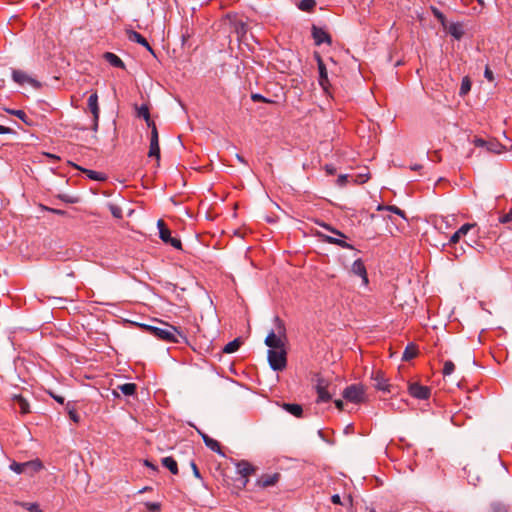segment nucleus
<instances>
[{"mask_svg": "<svg viewBox=\"0 0 512 512\" xmlns=\"http://www.w3.org/2000/svg\"><path fill=\"white\" fill-rule=\"evenodd\" d=\"M146 329L155 337L166 342L178 343V337H183L176 327L167 323H162L161 327L147 326Z\"/></svg>", "mask_w": 512, "mask_h": 512, "instance_id": "f257e3e1", "label": "nucleus"}, {"mask_svg": "<svg viewBox=\"0 0 512 512\" xmlns=\"http://www.w3.org/2000/svg\"><path fill=\"white\" fill-rule=\"evenodd\" d=\"M268 361L274 371H281L286 367V351L284 348L268 350Z\"/></svg>", "mask_w": 512, "mask_h": 512, "instance_id": "f03ea898", "label": "nucleus"}, {"mask_svg": "<svg viewBox=\"0 0 512 512\" xmlns=\"http://www.w3.org/2000/svg\"><path fill=\"white\" fill-rule=\"evenodd\" d=\"M321 226L323 228H325L326 230L330 231L332 234L337 236V237H333V236L323 235V240L325 242L330 243V244L338 245L341 248L353 249V246L351 244H349V243H347L346 241L343 240V238H346V236L342 232H340L339 230L331 227L328 224H324L323 223V224H321Z\"/></svg>", "mask_w": 512, "mask_h": 512, "instance_id": "7ed1b4c3", "label": "nucleus"}, {"mask_svg": "<svg viewBox=\"0 0 512 512\" xmlns=\"http://www.w3.org/2000/svg\"><path fill=\"white\" fill-rule=\"evenodd\" d=\"M343 397L352 403H361L365 400V390L361 385H350L343 391Z\"/></svg>", "mask_w": 512, "mask_h": 512, "instance_id": "20e7f679", "label": "nucleus"}, {"mask_svg": "<svg viewBox=\"0 0 512 512\" xmlns=\"http://www.w3.org/2000/svg\"><path fill=\"white\" fill-rule=\"evenodd\" d=\"M157 226H158V229H159V237H160V239L164 243L170 244L171 246H173L176 249H181L182 248V244H181L180 239L171 236V231L165 225L163 220H161V219L158 220Z\"/></svg>", "mask_w": 512, "mask_h": 512, "instance_id": "39448f33", "label": "nucleus"}, {"mask_svg": "<svg viewBox=\"0 0 512 512\" xmlns=\"http://www.w3.org/2000/svg\"><path fill=\"white\" fill-rule=\"evenodd\" d=\"M88 108L93 115L92 130L96 132L98 130V121H99V114H100V109L98 106V95L96 92L92 93L89 96Z\"/></svg>", "mask_w": 512, "mask_h": 512, "instance_id": "423d86ee", "label": "nucleus"}, {"mask_svg": "<svg viewBox=\"0 0 512 512\" xmlns=\"http://www.w3.org/2000/svg\"><path fill=\"white\" fill-rule=\"evenodd\" d=\"M151 128V136H150V148H149V157L160 158V147H159V136L156 125H153Z\"/></svg>", "mask_w": 512, "mask_h": 512, "instance_id": "0eeeda50", "label": "nucleus"}, {"mask_svg": "<svg viewBox=\"0 0 512 512\" xmlns=\"http://www.w3.org/2000/svg\"><path fill=\"white\" fill-rule=\"evenodd\" d=\"M371 380L373 382V387H375L377 390L390 392V385L388 384L387 379L384 377V374L381 371L373 372Z\"/></svg>", "mask_w": 512, "mask_h": 512, "instance_id": "6e6552de", "label": "nucleus"}, {"mask_svg": "<svg viewBox=\"0 0 512 512\" xmlns=\"http://www.w3.org/2000/svg\"><path fill=\"white\" fill-rule=\"evenodd\" d=\"M317 64H318V70H319V85L322 87V89L328 93L329 89V79H328V73L326 66L321 59L319 55H317Z\"/></svg>", "mask_w": 512, "mask_h": 512, "instance_id": "1a4fd4ad", "label": "nucleus"}, {"mask_svg": "<svg viewBox=\"0 0 512 512\" xmlns=\"http://www.w3.org/2000/svg\"><path fill=\"white\" fill-rule=\"evenodd\" d=\"M409 393L414 398L425 400L430 396V389L427 386H423L418 383H412L409 386Z\"/></svg>", "mask_w": 512, "mask_h": 512, "instance_id": "9d476101", "label": "nucleus"}, {"mask_svg": "<svg viewBox=\"0 0 512 512\" xmlns=\"http://www.w3.org/2000/svg\"><path fill=\"white\" fill-rule=\"evenodd\" d=\"M351 272L354 274V275H357L359 277H361L362 279V284L364 286H367L368 285V276H367V271H366V267L364 265V263L362 262V260L360 259H357L353 262L352 266H351Z\"/></svg>", "mask_w": 512, "mask_h": 512, "instance_id": "9b49d317", "label": "nucleus"}, {"mask_svg": "<svg viewBox=\"0 0 512 512\" xmlns=\"http://www.w3.org/2000/svg\"><path fill=\"white\" fill-rule=\"evenodd\" d=\"M312 37L316 45H321L322 43H331V37L329 34L324 29L315 25L312 26Z\"/></svg>", "mask_w": 512, "mask_h": 512, "instance_id": "f8f14e48", "label": "nucleus"}, {"mask_svg": "<svg viewBox=\"0 0 512 512\" xmlns=\"http://www.w3.org/2000/svg\"><path fill=\"white\" fill-rule=\"evenodd\" d=\"M265 344L270 347L269 350L281 349L284 348V343L279 335H277L274 331H271L266 339Z\"/></svg>", "mask_w": 512, "mask_h": 512, "instance_id": "ddd939ff", "label": "nucleus"}, {"mask_svg": "<svg viewBox=\"0 0 512 512\" xmlns=\"http://www.w3.org/2000/svg\"><path fill=\"white\" fill-rule=\"evenodd\" d=\"M12 79L15 83L19 85L32 84V77L22 70H13Z\"/></svg>", "mask_w": 512, "mask_h": 512, "instance_id": "4468645a", "label": "nucleus"}, {"mask_svg": "<svg viewBox=\"0 0 512 512\" xmlns=\"http://www.w3.org/2000/svg\"><path fill=\"white\" fill-rule=\"evenodd\" d=\"M316 391L318 394V402H328L331 399V395L326 390V383L323 379H318Z\"/></svg>", "mask_w": 512, "mask_h": 512, "instance_id": "2eb2a0df", "label": "nucleus"}, {"mask_svg": "<svg viewBox=\"0 0 512 512\" xmlns=\"http://www.w3.org/2000/svg\"><path fill=\"white\" fill-rule=\"evenodd\" d=\"M137 386L135 383H125L118 385L116 389L113 390V394L115 397H119L118 391H120L125 396H132L135 394Z\"/></svg>", "mask_w": 512, "mask_h": 512, "instance_id": "dca6fc26", "label": "nucleus"}, {"mask_svg": "<svg viewBox=\"0 0 512 512\" xmlns=\"http://www.w3.org/2000/svg\"><path fill=\"white\" fill-rule=\"evenodd\" d=\"M135 108L136 116L139 118H143L146 121L148 127H152L153 125H155V123L150 118L149 108L146 104L136 106Z\"/></svg>", "mask_w": 512, "mask_h": 512, "instance_id": "f3484780", "label": "nucleus"}, {"mask_svg": "<svg viewBox=\"0 0 512 512\" xmlns=\"http://www.w3.org/2000/svg\"><path fill=\"white\" fill-rule=\"evenodd\" d=\"M13 402L15 406H18L21 414H27L30 412V404L29 402L23 398L21 395H14Z\"/></svg>", "mask_w": 512, "mask_h": 512, "instance_id": "a211bd4d", "label": "nucleus"}, {"mask_svg": "<svg viewBox=\"0 0 512 512\" xmlns=\"http://www.w3.org/2000/svg\"><path fill=\"white\" fill-rule=\"evenodd\" d=\"M127 34H128V39L130 41L136 42L151 51V47H150L148 41L140 33L130 30L127 32Z\"/></svg>", "mask_w": 512, "mask_h": 512, "instance_id": "6ab92c4d", "label": "nucleus"}, {"mask_svg": "<svg viewBox=\"0 0 512 512\" xmlns=\"http://www.w3.org/2000/svg\"><path fill=\"white\" fill-rule=\"evenodd\" d=\"M104 59L114 67L125 69L124 62L114 53L106 52L104 54Z\"/></svg>", "mask_w": 512, "mask_h": 512, "instance_id": "aec40b11", "label": "nucleus"}, {"mask_svg": "<svg viewBox=\"0 0 512 512\" xmlns=\"http://www.w3.org/2000/svg\"><path fill=\"white\" fill-rule=\"evenodd\" d=\"M448 32L451 34L455 39L459 40L464 35L463 25L460 23H451L448 26Z\"/></svg>", "mask_w": 512, "mask_h": 512, "instance_id": "412c9836", "label": "nucleus"}, {"mask_svg": "<svg viewBox=\"0 0 512 512\" xmlns=\"http://www.w3.org/2000/svg\"><path fill=\"white\" fill-rule=\"evenodd\" d=\"M283 409L295 417H301L303 413L302 406L299 404L284 403Z\"/></svg>", "mask_w": 512, "mask_h": 512, "instance_id": "4be33fe9", "label": "nucleus"}, {"mask_svg": "<svg viewBox=\"0 0 512 512\" xmlns=\"http://www.w3.org/2000/svg\"><path fill=\"white\" fill-rule=\"evenodd\" d=\"M162 465L166 467L172 474H178V465L173 457H164Z\"/></svg>", "mask_w": 512, "mask_h": 512, "instance_id": "5701e85b", "label": "nucleus"}, {"mask_svg": "<svg viewBox=\"0 0 512 512\" xmlns=\"http://www.w3.org/2000/svg\"><path fill=\"white\" fill-rule=\"evenodd\" d=\"M279 475L273 474V475H264L259 479V484L262 487H269L273 486L278 481Z\"/></svg>", "mask_w": 512, "mask_h": 512, "instance_id": "b1692460", "label": "nucleus"}, {"mask_svg": "<svg viewBox=\"0 0 512 512\" xmlns=\"http://www.w3.org/2000/svg\"><path fill=\"white\" fill-rule=\"evenodd\" d=\"M237 468L238 472L244 477H247L254 472L253 466L247 461L240 462L237 465Z\"/></svg>", "mask_w": 512, "mask_h": 512, "instance_id": "393cba45", "label": "nucleus"}, {"mask_svg": "<svg viewBox=\"0 0 512 512\" xmlns=\"http://www.w3.org/2000/svg\"><path fill=\"white\" fill-rule=\"evenodd\" d=\"M241 344H242L241 339L240 338H236V339H234L233 341L227 343L224 346L223 352L227 353V354L234 353V352H236L240 348Z\"/></svg>", "mask_w": 512, "mask_h": 512, "instance_id": "a878e982", "label": "nucleus"}, {"mask_svg": "<svg viewBox=\"0 0 512 512\" xmlns=\"http://www.w3.org/2000/svg\"><path fill=\"white\" fill-rule=\"evenodd\" d=\"M31 466V461H27L24 463H18V462H12L10 465V469L13 470L17 474H21L24 472L27 468Z\"/></svg>", "mask_w": 512, "mask_h": 512, "instance_id": "bb28decb", "label": "nucleus"}, {"mask_svg": "<svg viewBox=\"0 0 512 512\" xmlns=\"http://www.w3.org/2000/svg\"><path fill=\"white\" fill-rule=\"evenodd\" d=\"M417 355V348L415 345L410 344L405 348L402 359L405 361L411 360Z\"/></svg>", "mask_w": 512, "mask_h": 512, "instance_id": "cd10ccee", "label": "nucleus"}, {"mask_svg": "<svg viewBox=\"0 0 512 512\" xmlns=\"http://www.w3.org/2000/svg\"><path fill=\"white\" fill-rule=\"evenodd\" d=\"M316 6L315 0H301L298 4V8L302 11L310 12Z\"/></svg>", "mask_w": 512, "mask_h": 512, "instance_id": "c85d7f7f", "label": "nucleus"}, {"mask_svg": "<svg viewBox=\"0 0 512 512\" xmlns=\"http://www.w3.org/2000/svg\"><path fill=\"white\" fill-rule=\"evenodd\" d=\"M84 173L87 175L88 178H90L92 180H96V181H104V180H106V175L101 173V172L85 169Z\"/></svg>", "mask_w": 512, "mask_h": 512, "instance_id": "c756f323", "label": "nucleus"}, {"mask_svg": "<svg viewBox=\"0 0 512 512\" xmlns=\"http://www.w3.org/2000/svg\"><path fill=\"white\" fill-rule=\"evenodd\" d=\"M209 449H211L213 452L218 453L219 455L224 456V453L221 450V446L218 441L210 438V440H206L205 444Z\"/></svg>", "mask_w": 512, "mask_h": 512, "instance_id": "7c9ffc66", "label": "nucleus"}, {"mask_svg": "<svg viewBox=\"0 0 512 512\" xmlns=\"http://www.w3.org/2000/svg\"><path fill=\"white\" fill-rule=\"evenodd\" d=\"M491 512H508V506L500 501H494L490 504Z\"/></svg>", "mask_w": 512, "mask_h": 512, "instance_id": "2f4dec72", "label": "nucleus"}, {"mask_svg": "<svg viewBox=\"0 0 512 512\" xmlns=\"http://www.w3.org/2000/svg\"><path fill=\"white\" fill-rule=\"evenodd\" d=\"M7 112L18 117L23 122H25L27 125H30L29 118L23 110L7 109Z\"/></svg>", "mask_w": 512, "mask_h": 512, "instance_id": "473e14b6", "label": "nucleus"}, {"mask_svg": "<svg viewBox=\"0 0 512 512\" xmlns=\"http://www.w3.org/2000/svg\"><path fill=\"white\" fill-rule=\"evenodd\" d=\"M471 89V82L468 77H464L461 82L460 92L461 96L466 95Z\"/></svg>", "mask_w": 512, "mask_h": 512, "instance_id": "72a5a7b5", "label": "nucleus"}, {"mask_svg": "<svg viewBox=\"0 0 512 512\" xmlns=\"http://www.w3.org/2000/svg\"><path fill=\"white\" fill-rule=\"evenodd\" d=\"M378 210H388V211H391L399 216H401L402 218H405V213L403 210L399 209L397 206H379L378 207Z\"/></svg>", "mask_w": 512, "mask_h": 512, "instance_id": "f704fd0d", "label": "nucleus"}, {"mask_svg": "<svg viewBox=\"0 0 512 512\" xmlns=\"http://www.w3.org/2000/svg\"><path fill=\"white\" fill-rule=\"evenodd\" d=\"M454 369H455V365H454V363L452 361L447 360V361L444 362V366H443V374H444V376L452 374Z\"/></svg>", "mask_w": 512, "mask_h": 512, "instance_id": "c9c22d12", "label": "nucleus"}, {"mask_svg": "<svg viewBox=\"0 0 512 512\" xmlns=\"http://www.w3.org/2000/svg\"><path fill=\"white\" fill-rule=\"evenodd\" d=\"M499 148H500V144L499 143L494 142V141H488L487 142V145H486V150L487 151L494 152V153H500L501 150Z\"/></svg>", "mask_w": 512, "mask_h": 512, "instance_id": "e433bc0d", "label": "nucleus"}, {"mask_svg": "<svg viewBox=\"0 0 512 512\" xmlns=\"http://www.w3.org/2000/svg\"><path fill=\"white\" fill-rule=\"evenodd\" d=\"M475 226V224H470V223H466L464 225H462L458 230L457 232L460 234V236H464L466 235L473 227Z\"/></svg>", "mask_w": 512, "mask_h": 512, "instance_id": "4c0bfd02", "label": "nucleus"}, {"mask_svg": "<svg viewBox=\"0 0 512 512\" xmlns=\"http://www.w3.org/2000/svg\"><path fill=\"white\" fill-rule=\"evenodd\" d=\"M461 236L460 234L456 231L451 237H450V240H449V243L448 245L449 246H452V245H456L459 240H460Z\"/></svg>", "mask_w": 512, "mask_h": 512, "instance_id": "58836bf2", "label": "nucleus"}, {"mask_svg": "<svg viewBox=\"0 0 512 512\" xmlns=\"http://www.w3.org/2000/svg\"><path fill=\"white\" fill-rule=\"evenodd\" d=\"M432 10H433L434 16L444 25V23H445L444 14L436 8H433Z\"/></svg>", "mask_w": 512, "mask_h": 512, "instance_id": "ea45409f", "label": "nucleus"}, {"mask_svg": "<svg viewBox=\"0 0 512 512\" xmlns=\"http://www.w3.org/2000/svg\"><path fill=\"white\" fill-rule=\"evenodd\" d=\"M511 221H512V211H510L509 213H507L499 218V222L503 223V224L509 223Z\"/></svg>", "mask_w": 512, "mask_h": 512, "instance_id": "a19ab883", "label": "nucleus"}, {"mask_svg": "<svg viewBox=\"0 0 512 512\" xmlns=\"http://www.w3.org/2000/svg\"><path fill=\"white\" fill-rule=\"evenodd\" d=\"M251 99L254 101V102H270L268 99H266L264 96H262L261 94H252L251 95Z\"/></svg>", "mask_w": 512, "mask_h": 512, "instance_id": "79ce46f5", "label": "nucleus"}, {"mask_svg": "<svg viewBox=\"0 0 512 512\" xmlns=\"http://www.w3.org/2000/svg\"><path fill=\"white\" fill-rule=\"evenodd\" d=\"M68 413L71 420H73L76 423L79 421V415L74 409H69Z\"/></svg>", "mask_w": 512, "mask_h": 512, "instance_id": "37998d69", "label": "nucleus"}, {"mask_svg": "<svg viewBox=\"0 0 512 512\" xmlns=\"http://www.w3.org/2000/svg\"><path fill=\"white\" fill-rule=\"evenodd\" d=\"M474 142V145L477 146V147H483L486 149V145H487V142L488 141H485L481 138H475V140L473 141Z\"/></svg>", "mask_w": 512, "mask_h": 512, "instance_id": "c03bdc74", "label": "nucleus"}, {"mask_svg": "<svg viewBox=\"0 0 512 512\" xmlns=\"http://www.w3.org/2000/svg\"><path fill=\"white\" fill-rule=\"evenodd\" d=\"M484 76L488 81H493L494 79L493 72L490 70L488 66L485 69Z\"/></svg>", "mask_w": 512, "mask_h": 512, "instance_id": "a18cd8bd", "label": "nucleus"}, {"mask_svg": "<svg viewBox=\"0 0 512 512\" xmlns=\"http://www.w3.org/2000/svg\"><path fill=\"white\" fill-rule=\"evenodd\" d=\"M33 464H34V473L40 471L43 468V465L39 459H34Z\"/></svg>", "mask_w": 512, "mask_h": 512, "instance_id": "49530a36", "label": "nucleus"}, {"mask_svg": "<svg viewBox=\"0 0 512 512\" xmlns=\"http://www.w3.org/2000/svg\"><path fill=\"white\" fill-rule=\"evenodd\" d=\"M191 467H192L194 476L197 478H200L201 477L200 472H199V469L197 468V465L195 464V462H191Z\"/></svg>", "mask_w": 512, "mask_h": 512, "instance_id": "de8ad7c7", "label": "nucleus"}, {"mask_svg": "<svg viewBox=\"0 0 512 512\" xmlns=\"http://www.w3.org/2000/svg\"><path fill=\"white\" fill-rule=\"evenodd\" d=\"M325 170L330 175H332L336 172V168L333 165H326Z\"/></svg>", "mask_w": 512, "mask_h": 512, "instance_id": "09e8293b", "label": "nucleus"}, {"mask_svg": "<svg viewBox=\"0 0 512 512\" xmlns=\"http://www.w3.org/2000/svg\"><path fill=\"white\" fill-rule=\"evenodd\" d=\"M347 177V175H340L337 179L338 184L341 186L344 185L347 181Z\"/></svg>", "mask_w": 512, "mask_h": 512, "instance_id": "8fccbe9b", "label": "nucleus"}, {"mask_svg": "<svg viewBox=\"0 0 512 512\" xmlns=\"http://www.w3.org/2000/svg\"><path fill=\"white\" fill-rule=\"evenodd\" d=\"M331 501L334 503V504H341V498L338 494H335L331 497Z\"/></svg>", "mask_w": 512, "mask_h": 512, "instance_id": "3c124183", "label": "nucleus"}, {"mask_svg": "<svg viewBox=\"0 0 512 512\" xmlns=\"http://www.w3.org/2000/svg\"><path fill=\"white\" fill-rule=\"evenodd\" d=\"M463 253H464V250L462 247H460V248L455 247L454 252H453L455 257H459Z\"/></svg>", "mask_w": 512, "mask_h": 512, "instance_id": "603ef678", "label": "nucleus"}, {"mask_svg": "<svg viewBox=\"0 0 512 512\" xmlns=\"http://www.w3.org/2000/svg\"><path fill=\"white\" fill-rule=\"evenodd\" d=\"M11 131L12 130L10 128L0 125V134H8Z\"/></svg>", "mask_w": 512, "mask_h": 512, "instance_id": "864d4df0", "label": "nucleus"}, {"mask_svg": "<svg viewBox=\"0 0 512 512\" xmlns=\"http://www.w3.org/2000/svg\"><path fill=\"white\" fill-rule=\"evenodd\" d=\"M275 322H276V324L278 326L279 333H280L282 330H284L282 322H281V320L278 317L275 318Z\"/></svg>", "mask_w": 512, "mask_h": 512, "instance_id": "5fc2aeb1", "label": "nucleus"}, {"mask_svg": "<svg viewBox=\"0 0 512 512\" xmlns=\"http://www.w3.org/2000/svg\"><path fill=\"white\" fill-rule=\"evenodd\" d=\"M335 405L339 410H343L344 403L342 400H336Z\"/></svg>", "mask_w": 512, "mask_h": 512, "instance_id": "6e6d98bb", "label": "nucleus"}, {"mask_svg": "<svg viewBox=\"0 0 512 512\" xmlns=\"http://www.w3.org/2000/svg\"><path fill=\"white\" fill-rule=\"evenodd\" d=\"M144 464H145V466H147V467H149V468H151L153 470H157V467L153 463L148 461V460H145Z\"/></svg>", "mask_w": 512, "mask_h": 512, "instance_id": "4d7b16f0", "label": "nucleus"}, {"mask_svg": "<svg viewBox=\"0 0 512 512\" xmlns=\"http://www.w3.org/2000/svg\"><path fill=\"white\" fill-rule=\"evenodd\" d=\"M51 395H52V397H53V398H54L58 403H60V404H63V403H64V398H63V397H61V396H55V395H53V394H51Z\"/></svg>", "mask_w": 512, "mask_h": 512, "instance_id": "13d9d810", "label": "nucleus"}, {"mask_svg": "<svg viewBox=\"0 0 512 512\" xmlns=\"http://www.w3.org/2000/svg\"><path fill=\"white\" fill-rule=\"evenodd\" d=\"M422 168V166L420 164H414V165H411L410 166V169L411 170H414V171H418Z\"/></svg>", "mask_w": 512, "mask_h": 512, "instance_id": "bf43d9fd", "label": "nucleus"}, {"mask_svg": "<svg viewBox=\"0 0 512 512\" xmlns=\"http://www.w3.org/2000/svg\"><path fill=\"white\" fill-rule=\"evenodd\" d=\"M24 508H26L28 511H32V504L31 503H20Z\"/></svg>", "mask_w": 512, "mask_h": 512, "instance_id": "052dcab7", "label": "nucleus"}, {"mask_svg": "<svg viewBox=\"0 0 512 512\" xmlns=\"http://www.w3.org/2000/svg\"><path fill=\"white\" fill-rule=\"evenodd\" d=\"M199 434L201 435L205 444H206V440H210V438H211L207 434L202 433L201 431H199Z\"/></svg>", "mask_w": 512, "mask_h": 512, "instance_id": "680f3d73", "label": "nucleus"}, {"mask_svg": "<svg viewBox=\"0 0 512 512\" xmlns=\"http://www.w3.org/2000/svg\"><path fill=\"white\" fill-rule=\"evenodd\" d=\"M431 160L432 161H440L441 160V158H440V156H439L437 151L434 152V157L431 158Z\"/></svg>", "mask_w": 512, "mask_h": 512, "instance_id": "e2e57ef3", "label": "nucleus"}, {"mask_svg": "<svg viewBox=\"0 0 512 512\" xmlns=\"http://www.w3.org/2000/svg\"><path fill=\"white\" fill-rule=\"evenodd\" d=\"M236 158H237V160H238L239 162H241V163H243V164H246L245 159H244L241 155L236 154Z\"/></svg>", "mask_w": 512, "mask_h": 512, "instance_id": "0e129e2a", "label": "nucleus"}, {"mask_svg": "<svg viewBox=\"0 0 512 512\" xmlns=\"http://www.w3.org/2000/svg\"><path fill=\"white\" fill-rule=\"evenodd\" d=\"M367 180H368V177H367V176H362V175H361V176H360V180H359V182H360V183H364V182H366Z\"/></svg>", "mask_w": 512, "mask_h": 512, "instance_id": "69168bd1", "label": "nucleus"}, {"mask_svg": "<svg viewBox=\"0 0 512 512\" xmlns=\"http://www.w3.org/2000/svg\"><path fill=\"white\" fill-rule=\"evenodd\" d=\"M151 508H152V509H154V510H156V509H158V508H159V505H158V504H156V503H153V504H151Z\"/></svg>", "mask_w": 512, "mask_h": 512, "instance_id": "338daca9", "label": "nucleus"}, {"mask_svg": "<svg viewBox=\"0 0 512 512\" xmlns=\"http://www.w3.org/2000/svg\"><path fill=\"white\" fill-rule=\"evenodd\" d=\"M34 512H43V511L40 510L36 504H34Z\"/></svg>", "mask_w": 512, "mask_h": 512, "instance_id": "774afa93", "label": "nucleus"}]
</instances>
